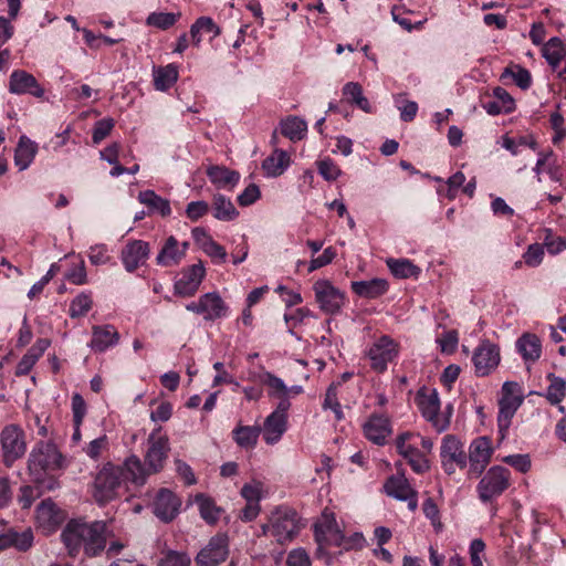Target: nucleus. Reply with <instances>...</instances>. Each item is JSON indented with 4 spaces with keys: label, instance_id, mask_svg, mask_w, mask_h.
<instances>
[{
    "label": "nucleus",
    "instance_id": "4c0bfd02",
    "mask_svg": "<svg viewBox=\"0 0 566 566\" xmlns=\"http://www.w3.org/2000/svg\"><path fill=\"white\" fill-rule=\"evenodd\" d=\"M213 217L221 221L234 220L239 212L232 201L221 193H216L212 198Z\"/></svg>",
    "mask_w": 566,
    "mask_h": 566
},
{
    "label": "nucleus",
    "instance_id": "8fccbe9b",
    "mask_svg": "<svg viewBox=\"0 0 566 566\" xmlns=\"http://www.w3.org/2000/svg\"><path fill=\"white\" fill-rule=\"evenodd\" d=\"M179 15L170 12H153L147 18V24L166 30L176 23Z\"/></svg>",
    "mask_w": 566,
    "mask_h": 566
},
{
    "label": "nucleus",
    "instance_id": "58836bf2",
    "mask_svg": "<svg viewBox=\"0 0 566 566\" xmlns=\"http://www.w3.org/2000/svg\"><path fill=\"white\" fill-rule=\"evenodd\" d=\"M261 433V427L256 426H239L232 432L237 444L244 449L253 448Z\"/></svg>",
    "mask_w": 566,
    "mask_h": 566
},
{
    "label": "nucleus",
    "instance_id": "39448f33",
    "mask_svg": "<svg viewBox=\"0 0 566 566\" xmlns=\"http://www.w3.org/2000/svg\"><path fill=\"white\" fill-rule=\"evenodd\" d=\"M510 480L509 469L501 465L490 468L476 486L480 500L488 503L499 497L510 486Z\"/></svg>",
    "mask_w": 566,
    "mask_h": 566
},
{
    "label": "nucleus",
    "instance_id": "2f4dec72",
    "mask_svg": "<svg viewBox=\"0 0 566 566\" xmlns=\"http://www.w3.org/2000/svg\"><path fill=\"white\" fill-rule=\"evenodd\" d=\"M350 286L355 294L365 298L379 297L388 290L387 281L378 277L368 281H354Z\"/></svg>",
    "mask_w": 566,
    "mask_h": 566
},
{
    "label": "nucleus",
    "instance_id": "a18cd8bd",
    "mask_svg": "<svg viewBox=\"0 0 566 566\" xmlns=\"http://www.w3.org/2000/svg\"><path fill=\"white\" fill-rule=\"evenodd\" d=\"M36 517L41 524H57L60 514L56 505L51 500L42 501L36 509Z\"/></svg>",
    "mask_w": 566,
    "mask_h": 566
},
{
    "label": "nucleus",
    "instance_id": "a211bd4d",
    "mask_svg": "<svg viewBox=\"0 0 566 566\" xmlns=\"http://www.w3.org/2000/svg\"><path fill=\"white\" fill-rule=\"evenodd\" d=\"M473 364L478 376H488L500 363V349L490 342H482L473 355Z\"/></svg>",
    "mask_w": 566,
    "mask_h": 566
},
{
    "label": "nucleus",
    "instance_id": "338daca9",
    "mask_svg": "<svg viewBox=\"0 0 566 566\" xmlns=\"http://www.w3.org/2000/svg\"><path fill=\"white\" fill-rule=\"evenodd\" d=\"M202 251L210 258L218 260L220 263L226 261L227 252L224 248L213 239L203 245Z\"/></svg>",
    "mask_w": 566,
    "mask_h": 566
},
{
    "label": "nucleus",
    "instance_id": "4468645a",
    "mask_svg": "<svg viewBox=\"0 0 566 566\" xmlns=\"http://www.w3.org/2000/svg\"><path fill=\"white\" fill-rule=\"evenodd\" d=\"M229 555V539L226 534H217L196 556V563L200 566H218Z\"/></svg>",
    "mask_w": 566,
    "mask_h": 566
},
{
    "label": "nucleus",
    "instance_id": "f03ea898",
    "mask_svg": "<svg viewBox=\"0 0 566 566\" xmlns=\"http://www.w3.org/2000/svg\"><path fill=\"white\" fill-rule=\"evenodd\" d=\"M61 537L70 555L75 556L83 548L86 556L94 557L106 548L113 532L104 521L88 523L75 518L66 523Z\"/></svg>",
    "mask_w": 566,
    "mask_h": 566
},
{
    "label": "nucleus",
    "instance_id": "603ef678",
    "mask_svg": "<svg viewBox=\"0 0 566 566\" xmlns=\"http://www.w3.org/2000/svg\"><path fill=\"white\" fill-rule=\"evenodd\" d=\"M317 169L319 175L327 181H334L342 175L339 167L329 158L319 160Z\"/></svg>",
    "mask_w": 566,
    "mask_h": 566
},
{
    "label": "nucleus",
    "instance_id": "69168bd1",
    "mask_svg": "<svg viewBox=\"0 0 566 566\" xmlns=\"http://www.w3.org/2000/svg\"><path fill=\"white\" fill-rule=\"evenodd\" d=\"M544 244L551 254H557L566 249V240L562 237L553 235L551 231H547Z\"/></svg>",
    "mask_w": 566,
    "mask_h": 566
},
{
    "label": "nucleus",
    "instance_id": "79ce46f5",
    "mask_svg": "<svg viewBox=\"0 0 566 566\" xmlns=\"http://www.w3.org/2000/svg\"><path fill=\"white\" fill-rule=\"evenodd\" d=\"M343 94L348 102L355 104L358 108L366 113L371 112L368 99L363 94V87L359 83L348 82L343 87Z\"/></svg>",
    "mask_w": 566,
    "mask_h": 566
},
{
    "label": "nucleus",
    "instance_id": "c85d7f7f",
    "mask_svg": "<svg viewBox=\"0 0 566 566\" xmlns=\"http://www.w3.org/2000/svg\"><path fill=\"white\" fill-rule=\"evenodd\" d=\"M210 181L222 189H232L240 180V174L224 166H211L207 170Z\"/></svg>",
    "mask_w": 566,
    "mask_h": 566
},
{
    "label": "nucleus",
    "instance_id": "e2e57ef3",
    "mask_svg": "<svg viewBox=\"0 0 566 566\" xmlns=\"http://www.w3.org/2000/svg\"><path fill=\"white\" fill-rule=\"evenodd\" d=\"M209 211V205L206 201H191L187 205L186 214L191 221H197Z\"/></svg>",
    "mask_w": 566,
    "mask_h": 566
},
{
    "label": "nucleus",
    "instance_id": "49530a36",
    "mask_svg": "<svg viewBox=\"0 0 566 566\" xmlns=\"http://www.w3.org/2000/svg\"><path fill=\"white\" fill-rule=\"evenodd\" d=\"M551 384L547 388V399L552 405L562 402L566 395V381L563 378L549 375Z\"/></svg>",
    "mask_w": 566,
    "mask_h": 566
},
{
    "label": "nucleus",
    "instance_id": "864d4df0",
    "mask_svg": "<svg viewBox=\"0 0 566 566\" xmlns=\"http://www.w3.org/2000/svg\"><path fill=\"white\" fill-rule=\"evenodd\" d=\"M263 491H264V486L260 481H252L251 483H247L242 486L241 495L247 502L260 503V500L262 499Z\"/></svg>",
    "mask_w": 566,
    "mask_h": 566
},
{
    "label": "nucleus",
    "instance_id": "bf43d9fd",
    "mask_svg": "<svg viewBox=\"0 0 566 566\" xmlns=\"http://www.w3.org/2000/svg\"><path fill=\"white\" fill-rule=\"evenodd\" d=\"M502 461L510 464L521 473H526L531 469V459L528 454H512L504 457Z\"/></svg>",
    "mask_w": 566,
    "mask_h": 566
},
{
    "label": "nucleus",
    "instance_id": "ea45409f",
    "mask_svg": "<svg viewBox=\"0 0 566 566\" xmlns=\"http://www.w3.org/2000/svg\"><path fill=\"white\" fill-rule=\"evenodd\" d=\"M177 78L178 70L172 64L154 70V85L158 91L168 90L176 83Z\"/></svg>",
    "mask_w": 566,
    "mask_h": 566
},
{
    "label": "nucleus",
    "instance_id": "b1692460",
    "mask_svg": "<svg viewBox=\"0 0 566 566\" xmlns=\"http://www.w3.org/2000/svg\"><path fill=\"white\" fill-rule=\"evenodd\" d=\"M33 544V533L30 528L18 532L10 528L0 534V552L8 548H15L20 552L28 551Z\"/></svg>",
    "mask_w": 566,
    "mask_h": 566
},
{
    "label": "nucleus",
    "instance_id": "72a5a7b5",
    "mask_svg": "<svg viewBox=\"0 0 566 566\" xmlns=\"http://www.w3.org/2000/svg\"><path fill=\"white\" fill-rule=\"evenodd\" d=\"M36 153L38 145L27 136H21L14 153V164L19 170H25L32 164Z\"/></svg>",
    "mask_w": 566,
    "mask_h": 566
},
{
    "label": "nucleus",
    "instance_id": "423d86ee",
    "mask_svg": "<svg viewBox=\"0 0 566 566\" xmlns=\"http://www.w3.org/2000/svg\"><path fill=\"white\" fill-rule=\"evenodd\" d=\"M0 443L6 467H11L27 451L25 433L17 424H8L2 429Z\"/></svg>",
    "mask_w": 566,
    "mask_h": 566
},
{
    "label": "nucleus",
    "instance_id": "cd10ccee",
    "mask_svg": "<svg viewBox=\"0 0 566 566\" xmlns=\"http://www.w3.org/2000/svg\"><path fill=\"white\" fill-rule=\"evenodd\" d=\"M516 349L526 363H535L542 355V343L535 334L525 333L516 340Z\"/></svg>",
    "mask_w": 566,
    "mask_h": 566
},
{
    "label": "nucleus",
    "instance_id": "6e6552de",
    "mask_svg": "<svg viewBox=\"0 0 566 566\" xmlns=\"http://www.w3.org/2000/svg\"><path fill=\"white\" fill-rule=\"evenodd\" d=\"M314 536L318 551L329 546H339L344 542V534L340 531L335 514L324 510L314 524Z\"/></svg>",
    "mask_w": 566,
    "mask_h": 566
},
{
    "label": "nucleus",
    "instance_id": "412c9836",
    "mask_svg": "<svg viewBox=\"0 0 566 566\" xmlns=\"http://www.w3.org/2000/svg\"><path fill=\"white\" fill-rule=\"evenodd\" d=\"M259 380L262 385L266 386L268 395L271 398H276L280 401H290V398L301 395L303 387L298 385L286 386L283 379L279 378L270 371H263L259 376Z\"/></svg>",
    "mask_w": 566,
    "mask_h": 566
},
{
    "label": "nucleus",
    "instance_id": "5701e85b",
    "mask_svg": "<svg viewBox=\"0 0 566 566\" xmlns=\"http://www.w3.org/2000/svg\"><path fill=\"white\" fill-rule=\"evenodd\" d=\"M9 92L17 95L31 94L35 97H42L44 90L40 86L36 78L23 70H14L9 77Z\"/></svg>",
    "mask_w": 566,
    "mask_h": 566
},
{
    "label": "nucleus",
    "instance_id": "393cba45",
    "mask_svg": "<svg viewBox=\"0 0 566 566\" xmlns=\"http://www.w3.org/2000/svg\"><path fill=\"white\" fill-rule=\"evenodd\" d=\"M119 335L114 326H94L90 346L95 352H105L118 343Z\"/></svg>",
    "mask_w": 566,
    "mask_h": 566
},
{
    "label": "nucleus",
    "instance_id": "09e8293b",
    "mask_svg": "<svg viewBox=\"0 0 566 566\" xmlns=\"http://www.w3.org/2000/svg\"><path fill=\"white\" fill-rule=\"evenodd\" d=\"M339 384L333 382L329 385V387L326 390L325 399L323 402L324 409H332L335 413V417L337 420H342L344 418V413L342 411L340 403L338 402L337 398V388Z\"/></svg>",
    "mask_w": 566,
    "mask_h": 566
},
{
    "label": "nucleus",
    "instance_id": "052dcab7",
    "mask_svg": "<svg viewBox=\"0 0 566 566\" xmlns=\"http://www.w3.org/2000/svg\"><path fill=\"white\" fill-rule=\"evenodd\" d=\"M88 259L94 265L106 264L109 261V255L107 254V248L105 244H96L91 247L88 252Z\"/></svg>",
    "mask_w": 566,
    "mask_h": 566
},
{
    "label": "nucleus",
    "instance_id": "bb28decb",
    "mask_svg": "<svg viewBox=\"0 0 566 566\" xmlns=\"http://www.w3.org/2000/svg\"><path fill=\"white\" fill-rule=\"evenodd\" d=\"M51 342L48 338H39L17 365L15 375L24 376L30 373L38 359L48 349Z\"/></svg>",
    "mask_w": 566,
    "mask_h": 566
},
{
    "label": "nucleus",
    "instance_id": "6ab92c4d",
    "mask_svg": "<svg viewBox=\"0 0 566 566\" xmlns=\"http://www.w3.org/2000/svg\"><path fill=\"white\" fill-rule=\"evenodd\" d=\"M150 247L143 240L128 241L120 252V260L125 270L133 273L139 266L144 265L149 258Z\"/></svg>",
    "mask_w": 566,
    "mask_h": 566
},
{
    "label": "nucleus",
    "instance_id": "dca6fc26",
    "mask_svg": "<svg viewBox=\"0 0 566 566\" xmlns=\"http://www.w3.org/2000/svg\"><path fill=\"white\" fill-rule=\"evenodd\" d=\"M493 453L492 441L488 437H479L474 439L469 448V474L479 476L485 470L491 461Z\"/></svg>",
    "mask_w": 566,
    "mask_h": 566
},
{
    "label": "nucleus",
    "instance_id": "f257e3e1",
    "mask_svg": "<svg viewBox=\"0 0 566 566\" xmlns=\"http://www.w3.org/2000/svg\"><path fill=\"white\" fill-rule=\"evenodd\" d=\"M127 482L144 484L142 461L136 455L128 457L122 465L111 463L103 467L94 482V497L99 504L107 503L126 490Z\"/></svg>",
    "mask_w": 566,
    "mask_h": 566
},
{
    "label": "nucleus",
    "instance_id": "0eeeda50",
    "mask_svg": "<svg viewBox=\"0 0 566 566\" xmlns=\"http://www.w3.org/2000/svg\"><path fill=\"white\" fill-rule=\"evenodd\" d=\"M315 301L319 310L328 315L340 313L346 304V295L338 287L334 286L328 280H318L313 285Z\"/></svg>",
    "mask_w": 566,
    "mask_h": 566
},
{
    "label": "nucleus",
    "instance_id": "f8f14e48",
    "mask_svg": "<svg viewBox=\"0 0 566 566\" xmlns=\"http://www.w3.org/2000/svg\"><path fill=\"white\" fill-rule=\"evenodd\" d=\"M418 406L423 418H426V420H428L438 432H442L449 427V418L439 413L440 399L437 390L433 389L428 392H419Z\"/></svg>",
    "mask_w": 566,
    "mask_h": 566
},
{
    "label": "nucleus",
    "instance_id": "a878e982",
    "mask_svg": "<svg viewBox=\"0 0 566 566\" xmlns=\"http://www.w3.org/2000/svg\"><path fill=\"white\" fill-rule=\"evenodd\" d=\"M184 259L182 250H179V241L170 235L158 252L156 263L164 268H171L178 265Z\"/></svg>",
    "mask_w": 566,
    "mask_h": 566
},
{
    "label": "nucleus",
    "instance_id": "2eb2a0df",
    "mask_svg": "<svg viewBox=\"0 0 566 566\" xmlns=\"http://www.w3.org/2000/svg\"><path fill=\"white\" fill-rule=\"evenodd\" d=\"M398 344L389 336H381L368 349V358L371 368L377 371L387 369L388 363L392 361L398 355Z\"/></svg>",
    "mask_w": 566,
    "mask_h": 566
},
{
    "label": "nucleus",
    "instance_id": "5fc2aeb1",
    "mask_svg": "<svg viewBox=\"0 0 566 566\" xmlns=\"http://www.w3.org/2000/svg\"><path fill=\"white\" fill-rule=\"evenodd\" d=\"M191 559L182 552L169 551L160 559L158 566H190Z\"/></svg>",
    "mask_w": 566,
    "mask_h": 566
},
{
    "label": "nucleus",
    "instance_id": "f704fd0d",
    "mask_svg": "<svg viewBox=\"0 0 566 566\" xmlns=\"http://www.w3.org/2000/svg\"><path fill=\"white\" fill-rule=\"evenodd\" d=\"M138 200L149 209L150 213L156 212L161 217H168L171 213L169 201L156 195L153 190L140 191Z\"/></svg>",
    "mask_w": 566,
    "mask_h": 566
},
{
    "label": "nucleus",
    "instance_id": "4d7b16f0",
    "mask_svg": "<svg viewBox=\"0 0 566 566\" xmlns=\"http://www.w3.org/2000/svg\"><path fill=\"white\" fill-rule=\"evenodd\" d=\"M114 127V120L112 118H103L98 120L93 129L92 139L94 144H99L105 139Z\"/></svg>",
    "mask_w": 566,
    "mask_h": 566
},
{
    "label": "nucleus",
    "instance_id": "de8ad7c7",
    "mask_svg": "<svg viewBox=\"0 0 566 566\" xmlns=\"http://www.w3.org/2000/svg\"><path fill=\"white\" fill-rule=\"evenodd\" d=\"M93 301L91 294L81 293L70 304L69 313L71 317L84 316L92 307Z\"/></svg>",
    "mask_w": 566,
    "mask_h": 566
},
{
    "label": "nucleus",
    "instance_id": "f3484780",
    "mask_svg": "<svg viewBox=\"0 0 566 566\" xmlns=\"http://www.w3.org/2000/svg\"><path fill=\"white\" fill-rule=\"evenodd\" d=\"M205 275L206 269L201 261L185 268L181 277L175 282V293L185 297L195 295Z\"/></svg>",
    "mask_w": 566,
    "mask_h": 566
},
{
    "label": "nucleus",
    "instance_id": "13d9d810",
    "mask_svg": "<svg viewBox=\"0 0 566 566\" xmlns=\"http://www.w3.org/2000/svg\"><path fill=\"white\" fill-rule=\"evenodd\" d=\"M543 256H544L543 247L538 243H534L527 248L526 252L523 255V259H524V262L528 266L535 268L542 263Z\"/></svg>",
    "mask_w": 566,
    "mask_h": 566
},
{
    "label": "nucleus",
    "instance_id": "e433bc0d",
    "mask_svg": "<svg viewBox=\"0 0 566 566\" xmlns=\"http://www.w3.org/2000/svg\"><path fill=\"white\" fill-rule=\"evenodd\" d=\"M280 126L281 134L292 142L303 139L307 130L306 122L297 116H287L281 120Z\"/></svg>",
    "mask_w": 566,
    "mask_h": 566
},
{
    "label": "nucleus",
    "instance_id": "a19ab883",
    "mask_svg": "<svg viewBox=\"0 0 566 566\" xmlns=\"http://www.w3.org/2000/svg\"><path fill=\"white\" fill-rule=\"evenodd\" d=\"M195 502L199 506L201 518L208 524H214L219 520L221 510L216 505L211 497L205 494H197Z\"/></svg>",
    "mask_w": 566,
    "mask_h": 566
},
{
    "label": "nucleus",
    "instance_id": "3c124183",
    "mask_svg": "<svg viewBox=\"0 0 566 566\" xmlns=\"http://www.w3.org/2000/svg\"><path fill=\"white\" fill-rule=\"evenodd\" d=\"M511 76L514 78L516 85L522 90H526L531 86L532 77L531 73L518 65H514L513 67H506L502 74V76Z\"/></svg>",
    "mask_w": 566,
    "mask_h": 566
},
{
    "label": "nucleus",
    "instance_id": "4be33fe9",
    "mask_svg": "<svg viewBox=\"0 0 566 566\" xmlns=\"http://www.w3.org/2000/svg\"><path fill=\"white\" fill-rule=\"evenodd\" d=\"M181 500L167 489H161L154 502V514L163 522H171L178 514Z\"/></svg>",
    "mask_w": 566,
    "mask_h": 566
},
{
    "label": "nucleus",
    "instance_id": "c9c22d12",
    "mask_svg": "<svg viewBox=\"0 0 566 566\" xmlns=\"http://www.w3.org/2000/svg\"><path fill=\"white\" fill-rule=\"evenodd\" d=\"M385 489L388 495L398 500L410 499L415 491L402 473L390 476L385 484Z\"/></svg>",
    "mask_w": 566,
    "mask_h": 566
},
{
    "label": "nucleus",
    "instance_id": "7ed1b4c3",
    "mask_svg": "<svg viewBox=\"0 0 566 566\" xmlns=\"http://www.w3.org/2000/svg\"><path fill=\"white\" fill-rule=\"evenodd\" d=\"M63 467V457L56 446L51 442L40 441L31 450L28 458V470L32 480L39 485L49 490L55 488L56 482L52 479L45 483V475Z\"/></svg>",
    "mask_w": 566,
    "mask_h": 566
},
{
    "label": "nucleus",
    "instance_id": "c756f323",
    "mask_svg": "<svg viewBox=\"0 0 566 566\" xmlns=\"http://www.w3.org/2000/svg\"><path fill=\"white\" fill-rule=\"evenodd\" d=\"M523 398H501L499 401L497 424L502 439L511 426V420L517 408L521 406Z\"/></svg>",
    "mask_w": 566,
    "mask_h": 566
},
{
    "label": "nucleus",
    "instance_id": "0e129e2a",
    "mask_svg": "<svg viewBox=\"0 0 566 566\" xmlns=\"http://www.w3.org/2000/svg\"><path fill=\"white\" fill-rule=\"evenodd\" d=\"M260 189L256 185L250 184L242 193L238 196V202L242 207L254 203L260 198Z\"/></svg>",
    "mask_w": 566,
    "mask_h": 566
},
{
    "label": "nucleus",
    "instance_id": "9b49d317",
    "mask_svg": "<svg viewBox=\"0 0 566 566\" xmlns=\"http://www.w3.org/2000/svg\"><path fill=\"white\" fill-rule=\"evenodd\" d=\"M187 311L200 314L206 321H214L227 315L228 306L216 292H209L199 297L197 302L186 305Z\"/></svg>",
    "mask_w": 566,
    "mask_h": 566
},
{
    "label": "nucleus",
    "instance_id": "774afa93",
    "mask_svg": "<svg viewBox=\"0 0 566 566\" xmlns=\"http://www.w3.org/2000/svg\"><path fill=\"white\" fill-rule=\"evenodd\" d=\"M286 566H311V560L306 552L298 548L289 554Z\"/></svg>",
    "mask_w": 566,
    "mask_h": 566
},
{
    "label": "nucleus",
    "instance_id": "20e7f679",
    "mask_svg": "<svg viewBox=\"0 0 566 566\" xmlns=\"http://www.w3.org/2000/svg\"><path fill=\"white\" fill-rule=\"evenodd\" d=\"M301 528L297 512L284 505L271 511L268 522L261 526L262 535L272 536L281 545L292 542Z\"/></svg>",
    "mask_w": 566,
    "mask_h": 566
},
{
    "label": "nucleus",
    "instance_id": "6e6d98bb",
    "mask_svg": "<svg viewBox=\"0 0 566 566\" xmlns=\"http://www.w3.org/2000/svg\"><path fill=\"white\" fill-rule=\"evenodd\" d=\"M86 402L84 398L75 392L72 396V412H73V422L74 426L81 427L85 416H86Z\"/></svg>",
    "mask_w": 566,
    "mask_h": 566
},
{
    "label": "nucleus",
    "instance_id": "c03bdc74",
    "mask_svg": "<svg viewBox=\"0 0 566 566\" xmlns=\"http://www.w3.org/2000/svg\"><path fill=\"white\" fill-rule=\"evenodd\" d=\"M543 56L553 66L556 67L566 54L563 42L558 38H552L543 46Z\"/></svg>",
    "mask_w": 566,
    "mask_h": 566
},
{
    "label": "nucleus",
    "instance_id": "1a4fd4ad",
    "mask_svg": "<svg viewBox=\"0 0 566 566\" xmlns=\"http://www.w3.org/2000/svg\"><path fill=\"white\" fill-rule=\"evenodd\" d=\"M170 450L169 440L167 437H155L150 434L148 438V449L145 454V464L142 463L144 474V483L150 474L158 473L163 470Z\"/></svg>",
    "mask_w": 566,
    "mask_h": 566
},
{
    "label": "nucleus",
    "instance_id": "680f3d73",
    "mask_svg": "<svg viewBox=\"0 0 566 566\" xmlns=\"http://www.w3.org/2000/svg\"><path fill=\"white\" fill-rule=\"evenodd\" d=\"M335 256L336 251L332 247L326 248L319 256L311 260L308 272H313L329 264L335 259Z\"/></svg>",
    "mask_w": 566,
    "mask_h": 566
},
{
    "label": "nucleus",
    "instance_id": "ddd939ff",
    "mask_svg": "<svg viewBox=\"0 0 566 566\" xmlns=\"http://www.w3.org/2000/svg\"><path fill=\"white\" fill-rule=\"evenodd\" d=\"M413 438L415 434L410 432L401 433L397 437L396 448L398 453L407 460L413 472L421 474L429 470V460L426 458L424 453L416 447V443L409 442Z\"/></svg>",
    "mask_w": 566,
    "mask_h": 566
},
{
    "label": "nucleus",
    "instance_id": "aec40b11",
    "mask_svg": "<svg viewBox=\"0 0 566 566\" xmlns=\"http://www.w3.org/2000/svg\"><path fill=\"white\" fill-rule=\"evenodd\" d=\"M363 431L369 441L384 446L392 432L390 419L384 413L373 412L363 424Z\"/></svg>",
    "mask_w": 566,
    "mask_h": 566
},
{
    "label": "nucleus",
    "instance_id": "7c9ffc66",
    "mask_svg": "<svg viewBox=\"0 0 566 566\" xmlns=\"http://www.w3.org/2000/svg\"><path fill=\"white\" fill-rule=\"evenodd\" d=\"M440 457L455 462L460 469L467 467V454L463 451L462 443L454 436L449 434L443 438Z\"/></svg>",
    "mask_w": 566,
    "mask_h": 566
},
{
    "label": "nucleus",
    "instance_id": "37998d69",
    "mask_svg": "<svg viewBox=\"0 0 566 566\" xmlns=\"http://www.w3.org/2000/svg\"><path fill=\"white\" fill-rule=\"evenodd\" d=\"M387 265L391 273L399 279L417 276L420 273V269L407 259H389Z\"/></svg>",
    "mask_w": 566,
    "mask_h": 566
},
{
    "label": "nucleus",
    "instance_id": "9d476101",
    "mask_svg": "<svg viewBox=\"0 0 566 566\" xmlns=\"http://www.w3.org/2000/svg\"><path fill=\"white\" fill-rule=\"evenodd\" d=\"M290 407V401H279L275 410L265 418L261 432L263 433V439L268 444L277 443L286 431L287 411Z\"/></svg>",
    "mask_w": 566,
    "mask_h": 566
},
{
    "label": "nucleus",
    "instance_id": "473e14b6",
    "mask_svg": "<svg viewBox=\"0 0 566 566\" xmlns=\"http://www.w3.org/2000/svg\"><path fill=\"white\" fill-rule=\"evenodd\" d=\"M291 158L285 150L275 148L262 163V169L268 177L281 176L290 166Z\"/></svg>",
    "mask_w": 566,
    "mask_h": 566
}]
</instances>
